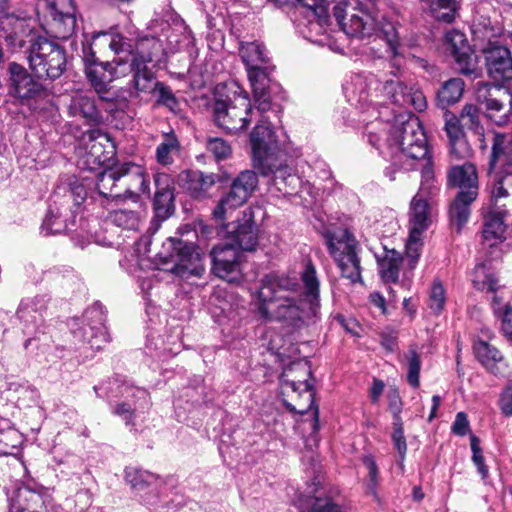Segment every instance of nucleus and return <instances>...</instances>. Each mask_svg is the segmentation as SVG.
Wrapping results in <instances>:
<instances>
[{
    "mask_svg": "<svg viewBox=\"0 0 512 512\" xmlns=\"http://www.w3.org/2000/svg\"><path fill=\"white\" fill-rule=\"evenodd\" d=\"M470 429L467 415L464 412H458L452 424L451 430L455 435L465 436Z\"/></svg>",
    "mask_w": 512,
    "mask_h": 512,
    "instance_id": "nucleus-61",
    "label": "nucleus"
},
{
    "mask_svg": "<svg viewBox=\"0 0 512 512\" xmlns=\"http://www.w3.org/2000/svg\"><path fill=\"white\" fill-rule=\"evenodd\" d=\"M465 83L461 78H451L445 81L437 92V102L442 108L457 103L464 92Z\"/></svg>",
    "mask_w": 512,
    "mask_h": 512,
    "instance_id": "nucleus-41",
    "label": "nucleus"
},
{
    "mask_svg": "<svg viewBox=\"0 0 512 512\" xmlns=\"http://www.w3.org/2000/svg\"><path fill=\"white\" fill-rule=\"evenodd\" d=\"M325 238L328 250L342 276L352 283L361 281L359 245L354 236L347 229L337 228L328 230Z\"/></svg>",
    "mask_w": 512,
    "mask_h": 512,
    "instance_id": "nucleus-5",
    "label": "nucleus"
},
{
    "mask_svg": "<svg viewBox=\"0 0 512 512\" xmlns=\"http://www.w3.org/2000/svg\"><path fill=\"white\" fill-rule=\"evenodd\" d=\"M125 479L134 491L140 493L154 485L158 478L149 471L129 467L125 470Z\"/></svg>",
    "mask_w": 512,
    "mask_h": 512,
    "instance_id": "nucleus-48",
    "label": "nucleus"
},
{
    "mask_svg": "<svg viewBox=\"0 0 512 512\" xmlns=\"http://www.w3.org/2000/svg\"><path fill=\"white\" fill-rule=\"evenodd\" d=\"M109 221L124 229H136L139 223V216L136 212L127 209H118L110 212Z\"/></svg>",
    "mask_w": 512,
    "mask_h": 512,
    "instance_id": "nucleus-51",
    "label": "nucleus"
},
{
    "mask_svg": "<svg viewBox=\"0 0 512 512\" xmlns=\"http://www.w3.org/2000/svg\"><path fill=\"white\" fill-rule=\"evenodd\" d=\"M500 409L506 416L512 415V386H508L501 394L499 400Z\"/></svg>",
    "mask_w": 512,
    "mask_h": 512,
    "instance_id": "nucleus-64",
    "label": "nucleus"
},
{
    "mask_svg": "<svg viewBox=\"0 0 512 512\" xmlns=\"http://www.w3.org/2000/svg\"><path fill=\"white\" fill-rule=\"evenodd\" d=\"M207 150L214 155L217 160H223L230 156V145L221 138H210L207 141Z\"/></svg>",
    "mask_w": 512,
    "mask_h": 512,
    "instance_id": "nucleus-56",
    "label": "nucleus"
},
{
    "mask_svg": "<svg viewBox=\"0 0 512 512\" xmlns=\"http://www.w3.org/2000/svg\"><path fill=\"white\" fill-rule=\"evenodd\" d=\"M333 15L341 30L349 37H370L376 29V20L356 1H340Z\"/></svg>",
    "mask_w": 512,
    "mask_h": 512,
    "instance_id": "nucleus-9",
    "label": "nucleus"
},
{
    "mask_svg": "<svg viewBox=\"0 0 512 512\" xmlns=\"http://www.w3.org/2000/svg\"><path fill=\"white\" fill-rule=\"evenodd\" d=\"M499 320L501 321V330L504 336L512 342V305L506 307L504 314Z\"/></svg>",
    "mask_w": 512,
    "mask_h": 512,
    "instance_id": "nucleus-63",
    "label": "nucleus"
},
{
    "mask_svg": "<svg viewBox=\"0 0 512 512\" xmlns=\"http://www.w3.org/2000/svg\"><path fill=\"white\" fill-rule=\"evenodd\" d=\"M171 243L173 252L164 257V269L184 279L201 277L204 267L194 246L180 240H171Z\"/></svg>",
    "mask_w": 512,
    "mask_h": 512,
    "instance_id": "nucleus-12",
    "label": "nucleus"
},
{
    "mask_svg": "<svg viewBox=\"0 0 512 512\" xmlns=\"http://www.w3.org/2000/svg\"><path fill=\"white\" fill-rule=\"evenodd\" d=\"M485 65L488 76L500 85L512 80V56L504 45L490 44L484 49Z\"/></svg>",
    "mask_w": 512,
    "mask_h": 512,
    "instance_id": "nucleus-17",
    "label": "nucleus"
},
{
    "mask_svg": "<svg viewBox=\"0 0 512 512\" xmlns=\"http://www.w3.org/2000/svg\"><path fill=\"white\" fill-rule=\"evenodd\" d=\"M508 210L505 204L493 202L484 213L483 238L492 247L506 238Z\"/></svg>",
    "mask_w": 512,
    "mask_h": 512,
    "instance_id": "nucleus-20",
    "label": "nucleus"
},
{
    "mask_svg": "<svg viewBox=\"0 0 512 512\" xmlns=\"http://www.w3.org/2000/svg\"><path fill=\"white\" fill-rule=\"evenodd\" d=\"M155 93L158 94L157 102L159 104L167 107L172 112H176L179 109L176 97L166 85L161 83Z\"/></svg>",
    "mask_w": 512,
    "mask_h": 512,
    "instance_id": "nucleus-58",
    "label": "nucleus"
},
{
    "mask_svg": "<svg viewBox=\"0 0 512 512\" xmlns=\"http://www.w3.org/2000/svg\"><path fill=\"white\" fill-rule=\"evenodd\" d=\"M119 394L125 398V401L116 406L114 413L129 424L134 411L148 405V394L144 389L127 384L119 386Z\"/></svg>",
    "mask_w": 512,
    "mask_h": 512,
    "instance_id": "nucleus-28",
    "label": "nucleus"
},
{
    "mask_svg": "<svg viewBox=\"0 0 512 512\" xmlns=\"http://www.w3.org/2000/svg\"><path fill=\"white\" fill-rule=\"evenodd\" d=\"M179 184L194 198L203 197L214 185L213 175H205L200 171L185 170L178 176Z\"/></svg>",
    "mask_w": 512,
    "mask_h": 512,
    "instance_id": "nucleus-37",
    "label": "nucleus"
},
{
    "mask_svg": "<svg viewBox=\"0 0 512 512\" xmlns=\"http://www.w3.org/2000/svg\"><path fill=\"white\" fill-rule=\"evenodd\" d=\"M407 360L408 374L407 380L408 383L417 388L420 384L419 382V374L421 368L420 356L414 348H410L409 351L404 355Z\"/></svg>",
    "mask_w": 512,
    "mask_h": 512,
    "instance_id": "nucleus-52",
    "label": "nucleus"
},
{
    "mask_svg": "<svg viewBox=\"0 0 512 512\" xmlns=\"http://www.w3.org/2000/svg\"><path fill=\"white\" fill-rule=\"evenodd\" d=\"M492 294L491 297V308L496 318H500L506 309V307H510L509 303L505 302L504 289L498 285V290L495 292H490Z\"/></svg>",
    "mask_w": 512,
    "mask_h": 512,
    "instance_id": "nucleus-60",
    "label": "nucleus"
},
{
    "mask_svg": "<svg viewBox=\"0 0 512 512\" xmlns=\"http://www.w3.org/2000/svg\"><path fill=\"white\" fill-rule=\"evenodd\" d=\"M104 142H109V138L99 129H89L85 131L80 138V143L83 148L88 154L94 157L95 161L98 163L106 160L105 157H102Z\"/></svg>",
    "mask_w": 512,
    "mask_h": 512,
    "instance_id": "nucleus-40",
    "label": "nucleus"
},
{
    "mask_svg": "<svg viewBox=\"0 0 512 512\" xmlns=\"http://www.w3.org/2000/svg\"><path fill=\"white\" fill-rule=\"evenodd\" d=\"M122 199L138 201L139 193H149L148 180L143 168L132 163H123L120 183Z\"/></svg>",
    "mask_w": 512,
    "mask_h": 512,
    "instance_id": "nucleus-24",
    "label": "nucleus"
},
{
    "mask_svg": "<svg viewBox=\"0 0 512 512\" xmlns=\"http://www.w3.org/2000/svg\"><path fill=\"white\" fill-rule=\"evenodd\" d=\"M258 186V177L254 171H242L232 182L231 188L248 200Z\"/></svg>",
    "mask_w": 512,
    "mask_h": 512,
    "instance_id": "nucleus-50",
    "label": "nucleus"
},
{
    "mask_svg": "<svg viewBox=\"0 0 512 512\" xmlns=\"http://www.w3.org/2000/svg\"><path fill=\"white\" fill-rule=\"evenodd\" d=\"M239 52L246 70L270 63L265 48L259 42L242 43Z\"/></svg>",
    "mask_w": 512,
    "mask_h": 512,
    "instance_id": "nucleus-43",
    "label": "nucleus"
},
{
    "mask_svg": "<svg viewBox=\"0 0 512 512\" xmlns=\"http://www.w3.org/2000/svg\"><path fill=\"white\" fill-rule=\"evenodd\" d=\"M380 33L387 44V53L391 66L400 70L405 62V58L396 24L383 18L380 22Z\"/></svg>",
    "mask_w": 512,
    "mask_h": 512,
    "instance_id": "nucleus-33",
    "label": "nucleus"
},
{
    "mask_svg": "<svg viewBox=\"0 0 512 512\" xmlns=\"http://www.w3.org/2000/svg\"><path fill=\"white\" fill-rule=\"evenodd\" d=\"M392 441L395 449L397 450L400 458V466H403V461L407 453V444L404 436L403 421L393 422Z\"/></svg>",
    "mask_w": 512,
    "mask_h": 512,
    "instance_id": "nucleus-55",
    "label": "nucleus"
},
{
    "mask_svg": "<svg viewBox=\"0 0 512 512\" xmlns=\"http://www.w3.org/2000/svg\"><path fill=\"white\" fill-rule=\"evenodd\" d=\"M477 100L484 105L487 117L497 125H504L508 121L511 111L512 97L501 85L479 83L476 91Z\"/></svg>",
    "mask_w": 512,
    "mask_h": 512,
    "instance_id": "nucleus-15",
    "label": "nucleus"
},
{
    "mask_svg": "<svg viewBox=\"0 0 512 512\" xmlns=\"http://www.w3.org/2000/svg\"><path fill=\"white\" fill-rule=\"evenodd\" d=\"M491 144L489 171L512 169V134L494 132Z\"/></svg>",
    "mask_w": 512,
    "mask_h": 512,
    "instance_id": "nucleus-26",
    "label": "nucleus"
},
{
    "mask_svg": "<svg viewBox=\"0 0 512 512\" xmlns=\"http://www.w3.org/2000/svg\"><path fill=\"white\" fill-rule=\"evenodd\" d=\"M102 40L116 54H125L128 62H138L139 64L148 65L152 62H160L165 53L166 48L163 41L154 36H144L137 40L135 50L131 51V46L124 41L119 35H101Z\"/></svg>",
    "mask_w": 512,
    "mask_h": 512,
    "instance_id": "nucleus-6",
    "label": "nucleus"
},
{
    "mask_svg": "<svg viewBox=\"0 0 512 512\" xmlns=\"http://www.w3.org/2000/svg\"><path fill=\"white\" fill-rule=\"evenodd\" d=\"M448 181L460 189L459 192H473L478 196V175L472 163H464L451 167L448 172Z\"/></svg>",
    "mask_w": 512,
    "mask_h": 512,
    "instance_id": "nucleus-34",
    "label": "nucleus"
},
{
    "mask_svg": "<svg viewBox=\"0 0 512 512\" xmlns=\"http://www.w3.org/2000/svg\"><path fill=\"white\" fill-rule=\"evenodd\" d=\"M50 18L49 33L58 39L70 38L76 29V7L73 0H42L40 3Z\"/></svg>",
    "mask_w": 512,
    "mask_h": 512,
    "instance_id": "nucleus-13",
    "label": "nucleus"
},
{
    "mask_svg": "<svg viewBox=\"0 0 512 512\" xmlns=\"http://www.w3.org/2000/svg\"><path fill=\"white\" fill-rule=\"evenodd\" d=\"M273 66L268 63L255 68L247 69V75L252 87L255 101L258 103V109L265 112L270 107L272 79L270 74Z\"/></svg>",
    "mask_w": 512,
    "mask_h": 512,
    "instance_id": "nucleus-21",
    "label": "nucleus"
},
{
    "mask_svg": "<svg viewBox=\"0 0 512 512\" xmlns=\"http://www.w3.org/2000/svg\"><path fill=\"white\" fill-rule=\"evenodd\" d=\"M472 282L474 287L480 291L495 292L498 290V279L491 267L483 263L474 268Z\"/></svg>",
    "mask_w": 512,
    "mask_h": 512,
    "instance_id": "nucleus-45",
    "label": "nucleus"
},
{
    "mask_svg": "<svg viewBox=\"0 0 512 512\" xmlns=\"http://www.w3.org/2000/svg\"><path fill=\"white\" fill-rule=\"evenodd\" d=\"M312 11L310 15L304 16L305 21L299 24L300 32L309 41L318 45H329L330 37L327 33L330 25L328 9Z\"/></svg>",
    "mask_w": 512,
    "mask_h": 512,
    "instance_id": "nucleus-23",
    "label": "nucleus"
},
{
    "mask_svg": "<svg viewBox=\"0 0 512 512\" xmlns=\"http://www.w3.org/2000/svg\"><path fill=\"white\" fill-rule=\"evenodd\" d=\"M265 177H272L273 186L283 195H294L301 186L300 177L284 163L283 159L275 161L271 166V171L262 174Z\"/></svg>",
    "mask_w": 512,
    "mask_h": 512,
    "instance_id": "nucleus-29",
    "label": "nucleus"
},
{
    "mask_svg": "<svg viewBox=\"0 0 512 512\" xmlns=\"http://www.w3.org/2000/svg\"><path fill=\"white\" fill-rule=\"evenodd\" d=\"M74 198V192L68 191L59 198L58 194L54 195L53 203L50 204L49 210L43 220L41 233L45 236L62 233L70 230L75 225L77 210L84 197Z\"/></svg>",
    "mask_w": 512,
    "mask_h": 512,
    "instance_id": "nucleus-10",
    "label": "nucleus"
},
{
    "mask_svg": "<svg viewBox=\"0 0 512 512\" xmlns=\"http://www.w3.org/2000/svg\"><path fill=\"white\" fill-rule=\"evenodd\" d=\"M252 106L247 93L233 100L216 99L213 105L214 121L228 133H237L247 128L251 121Z\"/></svg>",
    "mask_w": 512,
    "mask_h": 512,
    "instance_id": "nucleus-8",
    "label": "nucleus"
},
{
    "mask_svg": "<svg viewBox=\"0 0 512 512\" xmlns=\"http://www.w3.org/2000/svg\"><path fill=\"white\" fill-rule=\"evenodd\" d=\"M72 335L78 342L88 343L92 349H100L109 341L103 319L97 308L88 309L83 318H74L69 322Z\"/></svg>",
    "mask_w": 512,
    "mask_h": 512,
    "instance_id": "nucleus-14",
    "label": "nucleus"
},
{
    "mask_svg": "<svg viewBox=\"0 0 512 512\" xmlns=\"http://www.w3.org/2000/svg\"><path fill=\"white\" fill-rule=\"evenodd\" d=\"M301 286L295 279L269 275L258 290V311L264 319H276L295 328L314 322L320 311V280L308 260L300 272Z\"/></svg>",
    "mask_w": 512,
    "mask_h": 512,
    "instance_id": "nucleus-2",
    "label": "nucleus"
},
{
    "mask_svg": "<svg viewBox=\"0 0 512 512\" xmlns=\"http://www.w3.org/2000/svg\"><path fill=\"white\" fill-rule=\"evenodd\" d=\"M477 196L472 192H458L453 203L450 206L449 215L450 221L459 232L465 223L468 221L470 215V205Z\"/></svg>",
    "mask_w": 512,
    "mask_h": 512,
    "instance_id": "nucleus-38",
    "label": "nucleus"
},
{
    "mask_svg": "<svg viewBox=\"0 0 512 512\" xmlns=\"http://www.w3.org/2000/svg\"><path fill=\"white\" fill-rule=\"evenodd\" d=\"M294 368L301 370L305 376L311 375L310 368L306 363L296 364L283 373L281 377L282 393L291 400H285L284 404L292 412L305 414L314 407V392L307 379L295 380L289 377V372Z\"/></svg>",
    "mask_w": 512,
    "mask_h": 512,
    "instance_id": "nucleus-11",
    "label": "nucleus"
},
{
    "mask_svg": "<svg viewBox=\"0 0 512 512\" xmlns=\"http://www.w3.org/2000/svg\"><path fill=\"white\" fill-rule=\"evenodd\" d=\"M401 261L400 254L395 250L387 251L385 257L379 261L381 275L385 282L398 281Z\"/></svg>",
    "mask_w": 512,
    "mask_h": 512,
    "instance_id": "nucleus-49",
    "label": "nucleus"
},
{
    "mask_svg": "<svg viewBox=\"0 0 512 512\" xmlns=\"http://www.w3.org/2000/svg\"><path fill=\"white\" fill-rule=\"evenodd\" d=\"M45 300L43 297L26 298L21 301L17 316L24 324L26 334L35 333L42 325L43 311L45 310Z\"/></svg>",
    "mask_w": 512,
    "mask_h": 512,
    "instance_id": "nucleus-30",
    "label": "nucleus"
},
{
    "mask_svg": "<svg viewBox=\"0 0 512 512\" xmlns=\"http://www.w3.org/2000/svg\"><path fill=\"white\" fill-rule=\"evenodd\" d=\"M115 73L117 77H124L132 74L131 80V97H141L142 95H150L156 92L161 82H158L147 65L138 62H128L125 58L119 57L114 61Z\"/></svg>",
    "mask_w": 512,
    "mask_h": 512,
    "instance_id": "nucleus-16",
    "label": "nucleus"
},
{
    "mask_svg": "<svg viewBox=\"0 0 512 512\" xmlns=\"http://www.w3.org/2000/svg\"><path fill=\"white\" fill-rule=\"evenodd\" d=\"M348 102L375 118L365 124L369 143L380 149L384 144L392 150V164L385 175L395 180L399 169L410 170L414 162L428 156L427 139L419 119L400 111L409 107L423 111L427 107L422 91L408 87L397 78L380 80L372 73L354 74L343 86Z\"/></svg>",
    "mask_w": 512,
    "mask_h": 512,
    "instance_id": "nucleus-1",
    "label": "nucleus"
},
{
    "mask_svg": "<svg viewBox=\"0 0 512 512\" xmlns=\"http://www.w3.org/2000/svg\"><path fill=\"white\" fill-rule=\"evenodd\" d=\"M244 218V222L239 224L237 227H233V230L231 231L233 234L232 244H235L237 249L253 251L258 243V233L257 227L252 220L251 210L244 212Z\"/></svg>",
    "mask_w": 512,
    "mask_h": 512,
    "instance_id": "nucleus-36",
    "label": "nucleus"
},
{
    "mask_svg": "<svg viewBox=\"0 0 512 512\" xmlns=\"http://www.w3.org/2000/svg\"><path fill=\"white\" fill-rule=\"evenodd\" d=\"M489 172L493 178L491 198L493 202L499 203L501 199L512 195V169Z\"/></svg>",
    "mask_w": 512,
    "mask_h": 512,
    "instance_id": "nucleus-44",
    "label": "nucleus"
},
{
    "mask_svg": "<svg viewBox=\"0 0 512 512\" xmlns=\"http://www.w3.org/2000/svg\"><path fill=\"white\" fill-rule=\"evenodd\" d=\"M155 197L154 210L157 217L166 219L174 209V184L173 179L166 173H156L154 175Z\"/></svg>",
    "mask_w": 512,
    "mask_h": 512,
    "instance_id": "nucleus-25",
    "label": "nucleus"
},
{
    "mask_svg": "<svg viewBox=\"0 0 512 512\" xmlns=\"http://www.w3.org/2000/svg\"><path fill=\"white\" fill-rule=\"evenodd\" d=\"M123 164L110 167L97 175L96 187L100 195L112 200L122 199L120 183L122 178Z\"/></svg>",
    "mask_w": 512,
    "mask_h": 512,
    "instance_id": "nucleus-35",
    "label": "nucleus"
},
{
    "mask_svg": "<svg viewBox=\"0 0 512 512\" xmlns=\"http://www.w3.org/2000/svg\"><path fill=\"white\" fill-rule=\"evenodd\" d=\"M363 464L368 470L367 490L369 493L375 495L378 486V467L372 456H364Z\"/></svg>",
    "mask_w": 512,
    "mask_h": 512,
    "instance_id": "nucleus-59",
    "label": "nucleus"
},
{
    "mask_svg": "<svg viewBox=\"0 0 512 512\" xmlns=\"http://www.w3.org/2000/svg\"><path fill=\"white\" fill-rule=\"evenodd\" d=\"M239 251L235 244L224 243L215 246L211 251L212 271L222 279L232 282L239 270Z\"/></svg>",
    "mask_w": 512,
    "mask_h": 512,
    "instance_id": "nucleus-19",
    "label": "nucleus"
},
{
    "mask_svg": "<svg viewBox=\"0 0 512 512\" xmlns=\"http://www.w3.org/2000/svg\"><path fill=\"white\" fill-rule=\"evenodd\" d=\"M119 57L121 56L117 55L112 62H98L94 53L87 54L85 52V73L97 93L104 92L107 84L118 78L115 73L116 63L114 61H117Z\"/></svg>",
    "mask_w": 512,
    "mask_h": 512,
    "instance_id": "nucleus-22",
    "label": "nucleus"
},
{
    "mask_svg": "<svg viewBox=\"0 0 512 512\" xmlns=\"http://www.w3.org/2000/svg\"><path fill=\"white\" fill-rule=\"evenodd\" d=\"M447 50L453 55L457 70L464 75H476L477 59L472 53L465 35L458 30L445 34Z\"/></svg>",
    "mask_w": 512,
    "mask_h": 512,
    "instance_id": "nucleus-18",
    "label": "nucleus"
},
{
    "mask_svg": "<svg viewBox=\"0 0 512 512\" xmlns=\"http://www.w3.org/2000/svg\"><path fill=\"white\" fill-rule=\"evenodd\" d=\"M437 188L429 181L422 182L412 198L409 210V238L406 243L405 261L410 269L415 268L420 258L422 236L433 220L432 196Z\"/></svg>",
    "mask_w": 512,
    "mask_h": 512,
    "instance_id": "nucleus-3",
    "label": "nucleus"
},
{
    "mask_svg": "<svg viewBox=\"0 0 512 512\" xmlns=\"http://www.w3.org/2000/svg\"><path fill=\"white\" fill-rule=\"evenodd\" d=\"M474 353L481 364L493 373H496V364L503 360L502 353L496 347L482 340L474 343Z\"/></svg>",
    "mask_w": 512,
    "mask_h": 512,
    "instance_id": "nucleus-46",
    "label": "nucleus"
},
{
    "mask_svg": "<svg viewBox=\"0 0 512 512\" xmlns=\"http://www.w3.org/2000/svg\"><path fill=\"white\" fill-rule=\"evenodd\" d=\"M445 291L441 283L435 282L430 291L429 307L435 313H440L445 305Z\"/></svg>",
    "mask_w": 512,
    "mask_h": 512,
    "instance_id": "nucleus-57",
    "label": "nucleus"
},
{
    "mask_svg": "<svg viewBox=\"0 0 512 512\" xmlns=\"http://www.w3.org/2000/svg\"><path fill=\"white\" fill-rule=\"evenodd\" d=\"M479 444H480L479 438L476 435L471 434L470 435V446H471V450L473 453L472 461L475 464V466L477 467V470H478L479 474L481 475L482 479L485 480L488 478L489 470H488V467L484 463V457L482 455V450H481Z\"/></svg>",
    "mask_w": 512,
    "mask_h": 512,
    "instance_id": "nucleus-54",
    "label": "nucleus"
},
{
    "mask_svg": "<svg viewBox=\"0 0 512 512\" xmlns=\"http://www.w3.org/2000/svg\"><path fill=\"white\" fill-rule=\"evenodd\" d=\"M180 151V143L177 136L171 132L164 135L163 141L156 148V159L161 165L167 166L173 163V156Z\"/></svg>",
    "mask_w": 512,
    "mask_h": 512,
    "instance_id": "nucleus-47",
    "label": "nucleus"
},
{
    "mask_svg": "<svg viewBox=\"0 0 512 512\" xmlns=\"http://www.w3.org/2000/svg\"><path fill=\"white\" fill-rule=\"evenodd\" d=\"M68 112L72 117L84 119L88 125H98L102 120L95 97L87 93H76L72 96Z\"/></svg>",
    "mask_w": 512,
    "mask_h": 512,
    "instance_id": "nucleus-32",
    "label": "nucleus"
},
{
    "mask_svg": "<svg viewBox=\"0 0 512 512\" xmlns=\"http://www.w3.org/2000/svg\"><path fill=\"white\" fill-rule=\"evenodd\" d=\"M12 93L21 99H30L42 91V86L34 81L28 71L21 65L12 62L8 67Z\"/></svg>",
    "mask_w": 512,
    "mask_h": 512,
    "instance_id": "nucleus-27",
    "label": "nucleus"
},
{
    "mask_svg": "<svg viewBox=\"0 0 512 512\" xmlns=\"http://www.w3.org/2000/svg\"><path fill=\"white\" fill-rule=\"evenodd\" d=\"M26 54L30 69L40 79H57L66 69L65 49L45 37L32 38Z\"/></svg>",
    "mask_w": 512,
    "mask_h": 512,
    "instance_id": "nucleus-4",
    "label": "nucleus"
},
{
    "mask_svg": "<svg viewBox=\"0 0 512 512\" xmlns=\"http://www.w3.org/2000/svg\"><path fill=\"white\" fill-rule=\"evenodd\" d=\"M389 409L393 414V422L402 421L400 413L402 411V401L397 390L388 393Z\"/></svg>",
    "mask_w": 512,
    "mask_h": 512,
    "instance_id": "nucleus-62",
    "label": "nucleus"
},
{
    "mask_svg": "<svg viewBox=\"0 0 512 512\" xmlns=\"http://www.w3.org/2000/svg\"><path fill=\"white\" fill-rule=\"evenodd\" d=\"M254 167L267 174L275 161L283 157L279 142L270 122L262 119L250 134Z\"/></svg>",
    "mask_w": 512,
    "mask_h": 512,
    "instance_id": "nucleus-7",
    "label": "nucleus"
},
{
    "mask_svg": "<svg viewBox=\"0 0 512 512\" xmlns=\"http://www.w3.org/2000/svg\"><path fill=\"white\" fill-rule=\"evenodd\" d=\"M241 195L235 192L231 187L218 201L213 210V217L217 221L226 220L236 209L246 203Z\"/></svg>",
    "mask_w": 512,
    "mask_h": 512,
    "instance_id": "nucleus-42",
    "label": "nucleus"
},
{
    "mask_svg": "<svg viewBox=\"0 0 512 512\" xmlns=\"http://www.w3.org/2000/svg\"><path fill=\"white\" fill-rule=\"evenodd\" d=\"M462 125L478 134L481 133L482 127L479 121V110L475 105L466 104L461 112L460 120Z\"/></svg>",
    "mask_w": 512,
    "mask_h": 512,
    "instance_id": "nucleus-53",
    "label": "nucleus"
},
{
    "mask_svg": "<svg viewBox=\"0 0 512 512\" xmlns=\"http://www.w3.org/2000/svg\"><path fill=\"white\" fill-rule=\"evenodd\" d=\"M459 119L445 112V132L449 139L450 155L456 160L466 159L471 155V148L461 129Z\"/></svg>",
    "mask_w": 512,
    "mask_h": 512,
    "instance_id": "nucleus-31",
    "label": "nucleus"
},
{
    "mask_svg": "<svg viewBox=\"0 0 512 512\" xmlns=\"http://www.w3.org/2000/svg\"><path fill=\"white\" fill-rule=\"evenodd\" d=\"M44 492L45 489L42 486L23 485L20 487L17 498L19 501H24L25 504L19 508L18 512H40L45 505Z\"/></svg>",
    "mask_w": 512,
    "mask_h": 512,
    "instance_id": "nucleus-39",
    "label": "nucleus"
}]
</instances>
